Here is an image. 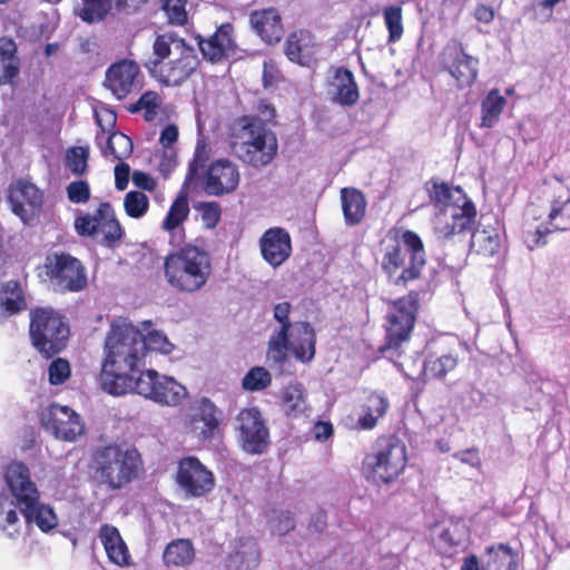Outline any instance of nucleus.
Wrapping results in <instances>:
<instances>
[{
  "instance_id": "nucleus-1",
  "label": "nucleus",
  "mask_w": 570,
  "mask_h": 570,
  "mask_svg": "<svg viewBox=\"0 0 570 570\" xmlns=\"http://www.w3.org/2000/svg\"><path fill=\"white\" fill-rule=\"evenodd\" d=\"M144 357L142 333L126 320L114 321L105 340L101 389L110 395H125Z\"/></svg>"
},
{
  "instance_id": "nucleus-2",
  "label": "nucleus",
  "mask_w": 570,
  "mask_h": 570,
  "mask_svg": "<svg viewBox=\"0 0 570 570\" xmlns=\"http://www.w3.org/2000/svg\"><path fill=\"white\" fill-rule=\"evenodd\" d=\"M153 51L154 57L145 62V68L165 86L181 85L199 65L195 48L173 32L157 36Z\"/></svg>"
},
{
  "instance_id": "nucleus-3",
  "label": "nucleus",
  "mask_w": 570,
  "mask_h": 570,
  "mask_svg": "<svg viewBox=\"0 0 570 570\" xmlns=\"http://www.w3.org/2000/svg\"><path fill=\"white\" fill-rule=\"evenodd\" d=\"M381 267L390 281H416L425 265V249L421 237L413 230L391 228L381 240Z\"/></svg>"
},
{
  "instance_id": "nucleus-4",
  "label": "nucleus",
  "mask_w": 570,
  "mask_h": 570,
  "mask_svg": "<svg viewBox=\"0 0 570 570\" xmlns=\"http://www.w3.org/2000/svg\"><path fill=\"white\" fill-rule=\"evenodd\" d=\"M289 312L291 304L287 302L274 306V318L281 326L269 338L267 358L274 364H282L291 350L296 360L309 363L315 356V331L307 322L291 323Z\"/></svg>"
},
{
  "instance_id": "nucleus-5",
  "label": "nucleus",
  "mask_w": 570,
  "mask_h": 570,
  "mask_svg": "<svg viewBox=\"0 0 570 570\" xmlns=\"http://www.w3.org/2000/svg\"><path fill=\"white\" fill-rule=\"evenodd\" d=\"M4 481L28 524H36L42 532H49L58 525L53 508L40 501V492L26 464L10 463L4 472Z\"/></svg>"
},
{
  "instance_id": "nucleus-6",
  "label": "nucleus",
  "mask_w": 570,
  "mask_h": 570,
  "mask_svg": "<svg viewBox=\"0 0 570 570\" xmlns=\"http://www.w3.org/2000/svg\"><path fill=\"white\" fill-rule=\"evenodd\" d=\"M233 154L244 164L261 169L277 155L276 135L259 117H243L230 144Z\"/></svg>"
},
{
  "instance_id": "nucleus-7",
  "label": "nucleus",
  "mask_w": 570,
  "mask_h": 570,
  "mask_svg": "<svg viewBox=\"0 0 570 570\" xmlns=\"http://www.w3.org/2000/svg\"><path fill=\"white\" fill-rule=\"evenodd\" d=\"M92 468L109 490H121L138 479L144 461L135 446L109 444L94 452Z\"/></svg>"
},
{
  "instance_id": "nucleus-8",
  "label": "nucleus",
  "mask_w": 570,
  "mask_h": 570,
  "mask_svg": "<svg viewBox=\"0 0 570 570\" xmlns=\"http://www.w3.org/2000/svg\"><path fill=\"white\" fill-rule=\"evenodd\" d=\"M406 461V446L400 439L382 438L376 441L372 452L365 455L362 473L375 484L390 483L403 472Z\"/></svg>"
},
{
  "instance_id": "nucleus-9",
  "label": "nucleus",
  "mask_w": 570,
  "mask_h": 570,
  "mask_svg": "<svg viewBox=\"0 0 570 570\" xmlns=\"http://www.w3.org/2000/svg\"><path fill=\"white\" fill-rule=\"evenodd\" d=\"M29 334L32 346L49 358L66 347L70 330L60 313L51 307H38L30 311Z\"/></svg>"
},
{
  "instance_id": "nucleus-10",
  "label": "nucleus",
  "mask_w": 570,
  "mask_h": 570,
  "mask_svg": "<svg viewBox=\"0 0 570 570\" xmlns=\"http://www.w3.org/2000/svg\"><path fill=\"white\" fill-rule=\"evenodd\" d=\"M417 311L419 294L415 291L389 303L385 344L382 351H397L404 342L410 340Z\"/></svg>"
},
{
  "instance_id": "nucleus-11",
  "label": "nucleus",
  "mask_w": 570,
  "mask_h": 570,
  "mask_svg": "<svg viewBox=\"0 0 570 570\" xmlns=\"http://www.w3.org/2000/svg\"><path fill=\"white\" fill-rule=\"evenodd\" d=\"M165 273L171 285L175 282L205 285L210 274L209 256L196 246H185L166 257Z\"/></svg>"
},
{
  "instance_id": "nucleus-12",
  "label": "nucleus",
  "mask_w": 570,
  "mask_h": 570,
  "mask_svg": "<svg viewBox=\"0 0 570 570\" xmlns=\"http://www.w3.org/2000/svg\"><path fill=\"white\" fill-rule=\"evenodd\" d=\"M476 208L469 198L468 204L448 206L445 210L435 212L433 225L438 239L442 242L461 240L474 230Z\"/></svg>"
},
{
  "instance_id": "nucleus-13",
  "label": "nucleus",
  "mask_w": 570,
  "mask_h": 570,
  "mask_svg": "<svg viewBox=\"0 0 570 570\" xmlns=\"http://www.w3.org/2000/svg\"><path fill=\"white\" fill-rule=\"evenodd\" d=\"M538 193L550 204L549 223L557 230L570 229V188L559 176L547 177Z\"/></svg>"
},
{
  "instance_id": "nucleus-14",
  "label": "nucleus",
  "mask_w": 570,
  "mask_h": 570,
  "mask_svg": "<svg viewBox=\"0 0 570 570\" xmlns=\"http://www.w3.org/2000/svg\"><path fill=\"white\" fill-rule=\"evenodd\" d=\"M40 420L43 429L58 440L75 442L85 433L81 416L66 405L50 404L42 411Z\"/></svg>"
},
{
  "instance_id": "nucleus-15",
  "label": "nucleus",
  "mask_w": 570,
  "mask_h": 570,
  "mask_svg": "<svg viewBox=\"0 0 570 570\" xmlns=\"http://www.w3.org/2000/svg\"><path fill=\"white\" fill-rule=\"evenodd\" d=\"M242 449L250 454H262L269 444V431L257 407L242 410L237 417Z\"/></svg>"
},
{
  "instance_id": "nucleus-16",
  "label": "nucleus",
  "mask_w": 570,
  "mask_h": 570,
  "mask_svg": "<svg viewBox=\"0 0 570 570\" xmlns=\"http://www.w3.org/2000/svg\"><path fill=\"white\" fill-rule=\"evenodd\" d=\"M222 422V412L208 397L194 401L185 417V428L198 441L213 439Z\"/></svg>"
},
{
  "instance_id": "nucleus-17",
  "label": "nucleus",
  "mask_w": 570,
  "mask_h": 570,
  "mask_svg": "<svg viewBox=\"0 0 570 570\" xmlns=\"http://www.w3.org/2000/svg\"><path fill=\"white\" fill-rule=\"evenodd\" d=\"M58 285H87L86 271L81 262L67 253L49 254L39 268V276Z\"/></svg>"
},
{
  "instance_id": "nucleus-18",
  "label": "nucleus",
  "mask_w": 570,
  "mask_h": 570,
  "mask_svg": "<svg viewBox=\"0 0 570 570\" xmlns=\"http://www.w3.org/2000/svg\"><path fill=\"white\" fill-rule=\"evenodd\" d=\"M176 482L187 497L199 498L214 489L215 478L197 458L187 456L179 461Z\"/></svg>"
},
{
  "instance_id": "nucleus-19",
  "label": "nucleus",
  "mask_w": 570,
  "mask_h": 570,
  "mask_svg": "<svg viewBox=\"0 0 570 570\" xmlns=\"http://www.w3.org/2000/svg\"><path fill=\"white\" fill-rule=\"evenodd\" d=\"M240 181V173L237 164L227 158L213 161L203 177V190L215 197L233 194Z\"/></svg>"
},
{
  "instance_id": "nucleus-20",
  "label": "nucleus",
  "mask_w": 570,
  "mask_h": 570,
  "mask_svg": "<svg viewBox=\"0 0 570 570\" xmlns=\"http://www.w3.org/2000/svg\"><path fill=\"white\" fill-rule=\"evenodd\" d=\"M442 65L459 88L470 87L476 80L479 60L466 53L461 43L455 42L444 48Z\"/></svg>"
},
{
  "instance_id": "nucleus-21",
  "label": "nucleus",
  "mask_w": 570,
  "mask_h": 570,
  "mask_svg": "<svg viewBox=\"0 0 570 570\" xmlns=\"http://www.w3.org/2000/svg\"><path fill=\"white\" fill-rule=\"evenodd\" d=\"M9 202L13 213L24 224H30L42 208L43 195L36 185L26 180H18L9 189Z\"/></svg>"
},
{
  "instance_id": "nucleus-22",
  "label": "nucleus",
  "mask_w": 570,
  "mask_h": 570,
  "mask_svg": "<svg viewBox=\"0 0 570 570\" xmlns=\"http://www.w3.org/2000/svg\"><path fill=\"white\" fill-rule=\"evenodd\" d=\"M140 68L138 63L129 59H122L112 63L106 70L104 86L119 100L128 97L139 88L138 76Z\"/></svg>"
},
{
  "instance_id": "nucleus-23",
  "label": "nucleus",
  "mask_w": 570,
  "mask_h": 570,
  "mask_svg": "<svg viewBox=\"0 0 570 570\" xmlns=\"http://www.w3.org/2000/svg\"><path fill=\"white\" fill-rule=\"evenodd\" d=\"M262 257L273 267L283 265L292 254V239L282 227H271L259 239Z\"/></svg>"
},
{
  "instance_id": "nucleus-24",
  "label": "nucleus",
  "mask_w": 570,
  "mask_h": 570,
  "mask_svg": "<svg viewBox=\"0 0 570 570\" xmlns=\"http://www.w3.org/2000/svg\"><path fill=\"white\" fill-rule=\"evenodd\" d=\"M326 92L332 102L350 107L360 99V91L351 70L340 67L335 68L328 77Z\"/></svg>"
},
{
  "instance_id": "nucleus-25",
  "label": "nucleus",
  "mask_w": 570,
  "mask_h": 570,
  "mask_svg": "<svg viewBox=\"0 0 570 570\" xmlns=\"http://www.w3.org/2000/svg\"><path fill=\"white\" fill-rule=\"evenodd\" d=\"M320 45L308 30H296L288 35L284 51L289 61L303 67H311L316 62Z\"/></svg>"
},
{
  "instance_id": "nucleus-26",
  "label": "nucleus",
  "mask_w": 570,
  "mask_h": 570,
  "mask_svg": "<svg viewBox=\"0 0 570 570\" xmlns=\"http://www.w3.org/2000/svg\"><path fill=\"white\" fill-rule=\"evenodd\" d=\"M198 46L204 58L210 62H219L236 55V43L233 38V27L222 24L207 39L198 38Z\"/></svg>"
},
{
  "instance_id": "nucleus-27",
  "label": "nucleus",
  "mask_w": 570,
  "mask_h": 570,
  "mask_svg": "<svg viewBox=\"0 0 570 570\" xmlns=\"http://www.w3.org/2000/svg\"><path fill=\"white\" fill-rule=\"evenodd\" d=\"M249 22L256 33L267 43L277 42L283 36L282 18L273 8L254 11L249 17Z\"/></svg>"
},
{
  "instance_id": "nucleus-28",
  "label": "nucleus",
  "mask_w": 570,
  "mask_h": 570,
  "mask_svg": "<svg viewBox=\"0 0 570 570\" xmlns=\"http://www.w3.org/2000/svg\"><path fill=\"white\" fill-rule=\"evenodd\" d=\"M425 188L436 212L445 210L448 206H454L462 202L468 204L469 197L461 187H451L448 183L431 179L425 184Z\"/></svg>"
},
{
  "instance_id": "nucleus-29",
  "label": "nucleus",
  "mask_w": 570,
  "mask_h": 570,
  "mask_svg": "<svg viewBox=\"0 0 570 570\" xmlns=\"http://www.w3.org/2000/svg\"><path fill=\"white\" fill-rule=\"evenodd\" d=\"M99 539L106 550L108 559L117 566L129 564L130 554L119 530L110 524H102L99 530Z\"/></svg>"
},
{
  "instance_id": "nucleus-30",
  "label": "nucleus",
  "mask_w": 570,
  "mask_h": 570,
  "mask_svg": "<svg viewBox=\"0 0 570 570\" xmlns=\"http://www.w3.org/2000/svg\"><path fill=\"white\" fill-rule=\"evenodd\" d=\"M341 204L347 226L358 225L363 220L367 203L361 190L350 187L343 188L341 190Z\"/></svg>"
},
{
  "instance_id": "nucleus-31",
  "label": "nucleus",
  "mask_w": 570,
  "mask_h": 570,
  "mask_svg": "<svg viewBox=\"0 0 570 570\" xmlns=\"http://www.w3.org/2000/svg\"><path fill=\"white\" fill-rule=\"evenodd\" d=\"M105 129H102L96 137V141L100 147L102 156H112L114 159L122 160L132 154L134 144L127 135L115 131L108 137H105Z\"/></svg>"
},
{
  "instance_id": "nucleus-32",
  "label": "nucleus",
  "mask_w": 570,
  "mask_h": 570,
  "mask_svg": "<svg viewBox=\"0 0 570 570\" xmlns=\"http://www.w3.org/2000/svg\"><path fill=\"white\" fill-rule=\"evenodd\" d=\"M99 232L104 235L101 244L108 248H115L125 235L124 229L116 218L115 212L110 204L101 203L99 205Z\"/></svg>"
},
{
  "instance_id": "nucleus-33",
  "label": "nucleus",
  "mask_w": 570,
  "mask_h": 570,
  "mask_svg": "<svg viewBox=\"0 0 570 570\" xmlns=\"http://www.w3.org/2000/svg\"><path fill=\"white\" fill-rule=\"evenodd\" d=\"M195 549L188 539H175L169 542L163 553V560L167 568H184L193 563Z\"/></svg>"
},
{
  "instance_id": "nucleus-34",
  "label": "nucleus",
  "mask_w": 570,
  "mask_h": 570,
  "mask_svg": "<svg viewBox=\"0 0 570 570\" xmlns=\"http://www.w3.org/2000/svg\"><path fill=\"white\" fill-rule=\"evenodd\" d=\"M390 406L389 400L380 393H371L362 405V414L357 419V426L362 430L373 429L383 417Z\"/></svg>"
},
{
  "instance_id": "nucleus-35",
  "label": "nucleus",
  "mask_w": 570,
  "mask_h": 570,
  "mask_svg": "<svg viewBox=\"0 0 570 570\" xmlns=\"http://www.w3.org/2000/svg\"><path fill=\"white\" fill-rule=\"evenodd\" d=\"M518 553L504 543L487 548V559L482 570H517Z\"/></svg>"
},
{
  "instance_id": "nucleus-36",
  "label": "nucleus",
  "mask_w": 570,
  "mask_h": 570,
  "mask_svg": "<svg viewBox=\"0 0 570 570\" xmlns=\"http://www.w3.org/2000/svg\"><path fill=\"white\" fill-rule=\"evenodd\" d=\"M19 72L17 46L10 38H0V85L11 83Z\"/></svg>"
},
{
  "instance_id": "nucleus-37",
  "label": "nucleus",
  "mask_w": 570,
  "mask_h": 570,
  "mask_svg": "<svg viewBox=\"0 0 570 570\" xmlns=\"http://www.w3.org/2000/svg\"><path fill=\"white\" fill-rule=\"evenodd\" d=\"M166 376L155 370L140 372L138 376L131 379V386L126 390V394L137 393L156 402V393L160 392L163 379H166Z\"/></svg>"
},
{
  "instance_id": "nucleus-38",
  "label": "nucleus",
  "mask_w": 570,
  "mask_h": 570,
  "mask_svg": "<svg viewBox=\"0 0 570 570\" xmlns=\"http://www.w3.org/2000/svg\"><path fill=\"white\" fill-rule=\"evenodd\" d=\"M283 411L288 416H298L307 409L305 391L302 384L293 383L285 386L281 393Z\"/></svg>"
},
{
  "instance_id": "nucleus-39",
  "label": "nucleus",
  "mask_w": 570,
  "mask_h": 570,
  "mask_svg": "<svg viewBox=\"0 0 570 570\" xmlns=\"http://www.w3.org/2000/svg\"><path fill=\"white\" fill-rule=\"evenodd\" d=\"M507 105L505 98L500 95L498 89L489 91L481 102V124L482 128H492L500 119V116Z\"/></svg>"
},
{
  "instance_id": "nucleus-40",
  "label": "nucleus",
  "mask_w": 570,
  "mask_h": 570,
  "mask_svg": "<svg viewBox=\"0 0 570 570\" xmlns=\"http://www.w3.org/2000/svg\"><path fill=\"white\" fill-rule=\"evenodd\" d=\"M27 298L22 287H0V316L7 317L27 308Z\"/></svg>"
},
{
  "instance_id": "nucleus-41",
  "label": "nucleus",
  "mask_w": 570,
  "mask_h": 570,
  "mask_svg": "<svg viewBox=\"0 0 570 570\" xmlns=\"http://www.w3.org/2000/svg\"><path fill=\"white\" fill-rule=\"evenodd\" d=\"M187 396V390L171 376L163 379L160 392L156 393V403L176 406Z\"/></svg>"
},
{
  "instance_id": "nucleus-42",
  "label": "nucleus",
  "mask_w": 570,
  "mask_h": 570,
  "mask_svg": "<svg viewBox=\"0 0 570 570\" xmlns=\"http://www.w3.org/2000/svg\"><path fill=\"white\" fill-rule=\"evenodd\" d=\"M500 235L497 229H478L471 233V245L485 256H493L500 249Z\"/></svg>"
},
{
  "instance_id": "nucleus-43",
  "label": "nucleus",
  "mask_w": 570,
  "mask_h": 570,
  "mask_svg": "<svg viewBox=\"0 0 570 570\" xmlns=\"http://www.w3.org/2000/svg\"><path fill=\"white\" fill-rule=\"evenodd\" d=\"M383 19L386 30L389 32L387 42H397L404 32L403 14L401 6H389L383 10Z\"/></svg>"
},
{
  "instance_id": "nucleus-44",
  "label": "nucleus",
  "mask_w": 570,
  "mask_h": 570,
  "mask_svg": "<svg viewBox=\"0 0 570 570\" xmlns=\"http://www.w3.org/2000/svg\"><path fill=\"white\" fill-rule=\"evenodd\" d=\"M458 365V360L451 354L439 357L430 356L424 362V373L428 377L443 379L449 372Z\"/></svg>"
},
{
  "instance_id": "nucleus-45",
  "label": "nucleus",
  "mask_w": 570,
  "mask_h": 570,
  "mask_svg": "<svg viewBox=\"0 0 570 570\" xmlns=\"http://www.w3.org/2000/svg\"><path fill=\"white\" fill-rule=\"evenodd\" d=\"M188 214L189 206L187 195L180 193L171 204L163 222V228L166 230H174L187 218Z\"/></svg>"
},
{
  "instance_id": "nucleus-46",
  "label": "nucleus",
  "mask_w": 570,
  "mask_h": 570,
  "mask_svg": "<svg viewBox=\"0 0 570 570\" xmlns=\"http://www.w3.org/2000/svg\"><path fill=\"white\" fill-rule=\"evenodd\" d=\"M271 383V373L262 366L252 367L242 380L243 389L249 392L263 391L268 387Z\"/></svg>"
},
{
  "instance_id": "nucleus-47",
  "label": "nucleus",
  "mask_w": 570,
  "mask_h": 570,
  "mask_svg": "<svg viewBox=\"0 0 570 570\" xmlns=\"http://www.w3.org/2000/svg\"><path fill=\"white\" fill-rule=\"evenodd\" d=\"M83 7L79 11V17L86 22H96L104 19L110 10L115 0H82Z\"/></svg>"
},
{
  "instance_id": "nucleus-48",
  "label": "nucleus",
  "mask_w": 570,
  "mask_h": 570,
  "mask_svg": "<svg viewBox=\"0 0 570 570\" xmlns=\"http://www.w3.org/2000/svg\"><path fill=\"white\" fill-rule=\"evenodd\" d=\"M124 208L131 218H141L148 212L149 199L142 191L131 190L125 195Z\"/></svg>"
},
{
  "instance_id": "nucleus-49",
  "label": "nucleus",
  "mask_w": 570,
  "mask_h": 570,
  "mask_svg": "<svg viewBox=\"0 0 570 570\" xmlns=\"http://www.w3.org/2000/svg\"><path fill=\"white\" fill-rule=\"evenodd\" d=\"M89 150L86 147H71L66 153V167L75 175H82L87 170Z\"/></svg>"
},
{
  "instance_id": "nucleus-50",
  "label": "nucleus",
  "mask_w": 570,
  "mask_h": 570,
  "mask_svg": "<svg viewBox=\"0 0 570 570\" xmlns=\"http://www.w3.org/2000/svg\"><path fill=\"white\" fill-rule=\"evenodd\" d=\"M142 342L145 345V353L150 350L163 354H169L174 350V344L169 342L168 337L163 332L156 330L147 331V334H142Z\"/></svg>"
},
{
  "instance_id": "nucleus-51",
  "label": "nucleus",
  "mask_w": 570,
  "mask_h": 570,
  "mask_svg": "<svg viewBox=\"0 0 570 570\" xmlns=\"http://www.w3.org/2000/svg\"><path fill=\"white\" fill-rule=\"evenodd\" d=\"M160 99L159 96L154 91H147L138 99V101L129 108L131 112H136L139 110H145L146 120H153L157 115V109L159 107Z\"/></svg>"
},
{
  "instance_id": "nucleus-52",
  "label": "nucleus",
  "mask_w": 570,
  "mask_h": 570,
  "mask_svg": "<svg viewBox=\"0 0 570 570\" xmlns=\"http://www.w3.org/2000/svg\"><path fill=\"white\" fill-rule=\"evenodd\" d=\"M206 228H215L220 219V206L216 202H202L195 206Z\"/></svg>"
},
{
  "instance_id": "nucleus-53",
  "label": "nucleus",
  "mask_w": 570,
  "mask_h": 570,
  "mask_svg": "<svg viewBox=\"0 0 570 570\" xmlns=\"http://www.w3.org/2000/svg\"><path fill=\"white\" fill-rule=\"evenodd\" d=\"M187 0H165L163 10L171 24L183 26L187 22Z\"/></svg>"
},
{
  "instance_id": "nucleus-54",
  "label": "nucleus",
  "mask_w": 570,
  "mask_h": 570,
  "mask_svg": "<svg viewBox=\"0 0 570 570\" xmlns=\"http://www.w3.org/2000/svg\"><path fill=\"white\" fill-rule=\"evenodd\" d=\"M99 225H100V214H99V207L97 208L96 213L90 215H83L75 220V228L76 232L80 236H94L99 232Z\"/></svg>"
},
{
  "instance_id": "nucleus-55",
  "label": "nucleus",
  "mask_w": 570,
  "mask_h": 570,
  "mask_svg": "<svg viewBox=\"0 0 570 570\" xmlns=\"http://www.w3.org/2000/svg\"><path fill=\"white\" fill-rule=\"evenodd\" d=\"M49 382L52 385L62 384L70 376V365L67 360L56 358L48 368Z\"/></svg>"
},
{
  "instance_id": "nucleus-56",
  "label": "nucleus",
  "mask_w": 570,
  "mask_h": 570,
  "mask_svg": "<svg viewBox=\"0 0 570 570\" xmlns=\"http://www.w3.org/2000/svg\"><path fill=\"white\" fill-rule=\"evenodd\" d=\"M18 508L16 501L10 503V508L4 510L2 502H0V517L4 514V525H1L3 531H8L9 537H13L19 533L20 524H19V515L16 510Z\"/></svg>"
},
{
  "instance_id": "nucleus-57",
  "label": "nucleus",
  "mask_w": 570,
  "mask_h": 570,
  "mask_svg": "<svg viewBox=\"0 0 570 570\" xmlns=\"http://www.w3.org/2000/svg\"><path fill=\"white\" fill-rule=\"evenodd\" d=\"M68 199L73 204H83L90 198V187L85 180L71 181L67 187Z\"/></svg>"
},
{
  "instance_id": "nucleus-58",
  "label": "nucleus",
  "mask_w": 570,
  "mask_h": 570,
  "mask_svg": "<svg viewBox=\"0 0 570 570\" xmlns=\"http://www.w3.org/2000/svg\"><path fill=\"white\" fill-rule=\"evenodd\" d=\"M272 531L284 535L295 528V520L291 512L281 511L269 520Z\"/></svg>"
},
{
  "instance_id": "nucleus-59",
  "label": "nucleus",
  "mask_w": 570,
  "mask_h": 570,
  "mask_svg": "<svg viewBox=\"0 0 570 570\" xmlns=\"http://www.w3.org/2000/svg\"><path fill=\"white\" fill-rule=\"evenodd\" d=\"M453 458L459 460L463 464H468L471 468L481 466V458L476 448H470L463 451L455 452Z\"/></svg>"
},
{
  "instance_id": "nucleus-60",
  "label": "nucleus",
  "mask_w": 570,
  "mask_h": 570,
  "mask_svg": "<svg viewBox=\"0 0 570 570\" xmlns=\"http://www.w3.org/2000/svg\"><path fill=\"white\" fill-rule=\"evenodd\" d=\"M130 167L128 164L120 161L115 167V186L118 190H125L128 186Z\"/></svg>"
},
{
  "instance_id": "nucleus-61",
  "label": "nucleus",
  "mask_w": 570,
  "mask_h": 570,
  "mask_svg": "<svg viewBox=\"0 0 570 570\" xmlns=\"http://www.w3.org/2000/svg\"><path fill=\"white\" fill-rule=\"evenodd\" d=\"M177 165V157L173 149H166L159 160L158 168L164 177L169 176Z\"/></svg>"
},
{
  "instance_id": "nucleus-62",
  "label": "nucleus",
  "mask_w": 570,
  "mask_h": 570,
  "mask_svg": "<svg viewBox=\"0 0 570 570\" xmlns=\"http://www.w3.org/2000/svg\"><path fill=\"white\" fill-rule=\"evenodd\" d=\"M132 183L135 184V186H137L138 188H141L144 190H148V191H151L156 188V181L155 179L144 173V171H135L132 174Z\"/></svg>"
},
{
  "instance_id": "nucleus-63",
  "label": "nucleus",
  "mask_w": 570,
  "mask_h": 570,
  "mask_svg": "<svg viewBox=\"0 0 570 570\" xmlns=\"http://www.w3.org/2000/svg\"><path fill=\"white\" fill-rule=\"evenodd\" d=\"M178 139V128L175 125L166 126L159 137V142L167 150L170 149L171 145Z\"/></svg>"
},
{
  "instance_id": "nucleus-64",
  "label": "nucleus",
  "mask_w": 570,
  "mask_h": 570,
  "mask_svg": "<svg viewBox=\"0 0 570 570\" xmlns=\"http://www.w3.org/2000/svg\"><path fill=\"white\" fill-rule=\"evenodd\" d=\"M333 434V425L330 422L320 421L314 425V436L317 441H326Z\"/></svg>"
}]
</instances>
